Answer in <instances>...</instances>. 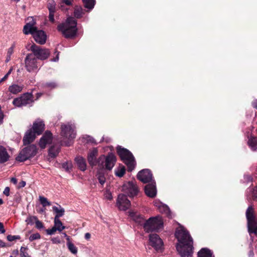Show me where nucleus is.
<instances>
[{"instance_id": "b1692460", "label": "nucleus", "mask_w": 257, "mask_h": 257, "mask_svg": "<svg viewBox=\"0 0 257 257\" xmlns=\"http://www.w3.org/2000/svg\"><path fill=\"white\" fill-rule=\"evenodd\" d=\"M75 161L77 164L78 168L82 171H84L86 169V163L85 159L80 156L75 158Z\"/></svg>"}, {"instance_id": "0e129e2a", "label": "nucleus", "mask_w": 257, "mask_h": 257, "mask_svg": "<svg viewBox=\"0 0 257 257\" xmlns=\"http://www.w3.org/2000/svg\"><path fill=\"white\" fill-rule=\"evenodd\" d=\"M253 194L255 198H257V186L255 187L253 191Z\"/></svg>"}, {"instance_id": "7c9ffc66", "label": "nucleus", "mask_w": 257, "mask_h": 257, "mask_svg": "<svg viewBox=\"0 0 257 257\" xmlns=\"http://www.w3.org/2000/svg\"><path fill=\"white\" fill-rule=\"evenodd\" d=\"M57 84L55 82H48L42 83V87L45 89H52L57 87Z\"/></svg>"}, {"instance_id": "69168bd1", "label": "nucleus", "mask_w": 257, "mask_h": 257, "mask_svg": "<svg viewBox=\"0 0 257 257\" xmlns=\"http://www.w3.org/2000/svg\"><path fill=\"white\" fill-rule=\"evenodd\" d=\"M11 181L14 184H16L17 183V179L16 178H12Z\"/></svg>"}, {"instance_id": "6e6d98bb", "label": "nucleus", "mask_w": 257, "mask_h": 257, "mask_svg": "<svg viewBox=\"0 0 257 257\" xmlns=\"http://www.w3.org/2000/svg\"><path fill=\"white\" fill-rule=\"evenodd\" d=\"M73 0H62V3L67 6H70L72 5Z\"/></svg>"}, {"instance_id": "2f4dec72", "label": "nucleus", "mask_w": 257, "mask_h": 257, "mask_svg": "<svg viewBox=\"0 0 257 257\" xmlns=\"http://www.w3.org/2000/svg\"><path fill=\"white\" fill-rule=\"evenodd\" d=\"M48 152L49 155L51 158H55L59 153V149L54 146H52L49 148Z\"/></svg>"}, {"instance_id": "c03bdc74", "label": "nucleus", "mask_w": 257, "mask_h": 257, "mask_svg": "<svg viewBox=\"0 0 257 257\" xmlns=\"http://www.w3.org/2000/svg\"><path fill=\"white\" fill-rule=\"evenodd\" d=\"M41 238V235L39 233L32 234L30 235L29 239L30 241H33L34 240L39 239Z\"/></svg>"}, {"instance_id": "e433bc0d", "label": "nucleus", "mask_w": 257, "mask_h": 257, "mask_svg": "<svg viewBox=\"0 0 257 257\" xmlns=\"http://www.w3.org/2000/svg\"><path fill=\"white\" fill-rule=\"evenodd\" d=\"M49 13H55L56 11V4L54 1H49L47 5Z\"/></svg>"}, {"instance_id": "c85d7f7f", "label": "nucleus", "mask_w": 257, "mask_h": 257, "mask_svg": "<svg viewBox=\"0 0 257 257\" xmlns=\"http://www.w3.org/2000/svg\"><path fill=\"white\" fill-rule=\"evenodd\" d=\"M212 255L211 250L206 248H202L198 252V257H212Z\"/></svg>"}, {"instance_id": "49530a36", "label": "nucleus", "mask_w": 257, "mask_h": 257, "mask_svg": "<svg viewBox=\"0 0 257 257\" xmlns=\"http://www.w3.org/2000/svg\"><path fill=\"white\" fill-rule=\"evenodd\" d=\"M35 227L38 229H43L44 226L43 222L38 219L35 222Z\"/></svg>"}, {"instance_id": "dca6fc26", "label": "nucleus", "mask_w": 257, "mask_h": 257, "mask_svg": "<svg viewBox=\"0 0 257 257\" xmlns=\"http://www.w3.org/2000/svg\"><path fill=\"white\" fill-rule=\"evenodd\" d=\"M31 128L37 134V136L41 135L45 128V124L44 121L40 119H37L33 122Z\"/></svg>"}, {"instance_id": "4468645a", "label": "nucleus", "mask_w": 257, "mask_h": 257, "mask_svg": "<svg viewBox=\"0 0 257 257\" xmlns=\"http://www.w3.org/2000/svg\"><path fill=\"white\" fill-rule=\"evenodd\" d=\"M117 204L120 210L125 211L131 206V201L124 194H119L117 199Z\"/></svg>"}, {"instance_id": "09e8293b", "label": "nucleus", "mask_w": 257, "mask_h": 257, "mask_svg": "<svg viewBox=\"0 0 257 257\" xmlns=\"http://www.w3.org/2000/svg\"><path fill=\"white\" fill-rule=\"evenodd\" d=\"M14 45H12L10 48L8 49V52H7V56L11 57L12 54L14 52Z\"/></svg>"}, {"instance_id": "1a4fd4ad", "label": "nucleus", "mask_w": 257, "mask_h": 257, "mask_svg": "<svg viewBox=\"0 0 257 257\" xmlns=\"http://www.w3.org/2000/svg\"><path fill=\"white\" fill-rule=\"evenodd\" d=\"M37 59L32 53L28 54L25 59V68L29 72L36 71L38 67Z\"/></svg>"}, {"instance_id": "f03ea898", "label": "nucleus", "mask_w": 257, "mask_h": 257, "mask_svg": "<svg viewBox=\"0 0 257 257\" xmlns=\"http://www.w3.org/2000/svg\"><path fill=\"white\" fill-rule=\"evenodd\" d=\"M77 24V21L74 18L69 17L65 23H61L57 26V30L65 38H73L75 37L78 31Z\"/></svg>"}, {"instance_id": "393cba45", "label": "nucleus", "mask_w": 257, "mask_h": 257, "mask_svg": "<svg viewBox=\"0 0 257 257\" xmlns=\"http://www.w3.org/2000/svg\"><path fill=\"white\" fill-rule=\"evenodd\" d=\"M37 30V28L33 26L32 24L30 23H27L25 25L23 28V33L28 35L29 34H31L33 35L34 32Z\"/></svg>"}, {"instance_id": "37998d69", "label": "nucleus", "mask_w": 257, "mask_h": 257, "mask_svg": "<svg viewBox=\"0 0 257 257\" xmlns=\"http://www.w3.org/2000/svg\"><path fill=\"white\" fill-rule=\"evenodd\" d=\"M62 167L66 171L69 172L72 169V165L71 163L65 162L62 164Z\"/></svg>"}, {"instance_id": "a878e982", "label": "nucleus", "mask_w": 257, "mask_h": 257, "mask_svg": "<svg viewBox=\"0 0 257 257\" xmlns=\"http://www.w3.org/2000/svg\"><path fill=\"white\" fill-rule=\"evenodd\" d=\"M85 14V10L80 6H76L74 7V16L76 19H80Z\"/></svg>"}, {"instance_id": "e2e57ef3", "label": "nucleus", "mask_w": 257, "mask_h": 257, "mask_svg": "<svg viewBox=\"0 0 257 257\" xmlns=\"http://www.w3.org/2000/svg\"><path fill=\"white\" fill-rule=\"evenodd\" d=\"M8 78V75H5L1 80H0V84L5 81Z\"/></svg>"}, {"instance_id": "5fc2aeb1", "label": "nucleus", "mask_w": 257, "mask_h": 257, "mask_svg": "<svg viewBox=\"0 0 257 257\" xmlns=\"http://www.w3.org/2000/svg\"><path fill=\"white\" fill-rule=\"evenodd\" d=\"M6 232V230L4 228V224L2 222H0V233H4Z\"/></svg>"}, {"instance_id": "7ed1b4c3", "label": "nucleus", "mask_w": 257, "mask_h": 257, "mask_svg": "<svg viewBox=\"0 0 257 257\" xmlns=\"http://www.w3.org/2000/svg\"><path fill=\"white\" fill-rule=\"evenodd\" d=\"M116 150L121 160L127 166L128 171H132L136 165L135 159L133 154L128 150L120 146H117Z\"/></svg>"}, {"instance_id": "774afa93", "label": "nucleus", "mask_w": 257, "mask_h": 257, "mask_svg": "<svg viewBox=\"0 0 257 257\" xmlns=\"http://www.w3.org/2000/svg\"><path fill=\"white\" fill-rule=\"evenodd\" d=\"M64 236L66 237V239H67V241L70 240V237L69 236H68L66 233H64Z\"/></svg>"}, {"instance_id": "a18cd8bd", "label": "nucleus", "mask_w": 257, "mask_h": 257, "mask_svg": "<svg viewBox=\"0 0 257 257\" xmlns=\"http://www.w3.org/2000/svg\"><path fill=\"white\" fill-rule=\"evenodd\" d=\"M7 238L8 241H13L14 240H15L16 239H20L21 236L20 235H8L7 236Z\"/></svg>"}, {"instance_id": "4be33fe9", "label": "nucleus", "mask_w": 257, "mask_h": 257, "mask_svg": "<svg viewBox=\"0 0 257 257\" xmlns=\"http://www.w3.org/2000/svg\"><path fill=\"white\" fill-rule=\"evenodd\" d=\"M246 216L247 220V226L256 222L253 208L251 206H249L246 211Z\"/></svg>"}, {"instance_id": "a211bd4d", "label": "nucleus", "mask_w": 257, "mask_h": 257, "mask_svg": "<svg viewBox=\"0 0 257 257\" xmlns=\"http://www.w3.org/2000/svg\"><path fill=\"white\" fill-rule=\"evenodd\" d=\"M145 192L146 195L150 197L154 198L156 196L157 189L155 185V182H151L148 184L145 187Z\"/></svg>"}, {"instance_id": "aec40b11", "label": "nucleus", "mask_w": 257, "mask_h": 257, "mask_svg": "<svg viewBox=\"0 0 257 257\" xmlns=\"http://www.w3.org/2000/svg\"><path fill=\"white\" fill-rule=\"evenodd\" d=\"M129 215L133 220L140 225L143 226L144 222L146 221L144 216L138 212L133 211H130Z\"/></svg>"}, {"instance_id": "a19ab883", "label": "nucleus", "mask_w": 257, "mask_h": 257, "mask_svg": "<svg viewBox=\"0 0 257 257\" xmlns=\"http://www.w3.org/2000/svg\"><path fill=\"white\" fill-rule=\"evenodd\" d=\"M38 219V218L36 216H29L27 219L26 220V222L27 224L33 225L36 220Z\"/></svg>"}, {"instance_id": "f3484780", "label": "nucleus", "mask_w": 257, "mask_h": 257, "mask_svg": "<svg viewBox=\"0 0 257 257\" xmlns=\"http://www.w3.org/2000/svg\"><path fill=\"white\" fill-rule=\"evenodd\" d=\"M37 134L31 128L28 130L24 135L23 139V144L25 146L30 144L36 139Z\"/></svg>"}, {"instance_id": "ea45409f", "label": "nucleus", "mask_w": 257, "mask_h": 257, "mask_svg": "<svg viewBox=\"0 0 257 257\" xmlns=\"http://www.w3.org/2000/svg\"><path fill=\"white\" fill-rule=\"evenodd\" d=\"M125 168L124 166H122L120 168H118L117 171H115V175L119 177H122L125 173Z\"/></svg>"}, {"instance_id": "8fccbe9b", "label": "nucleus", "mask_w": 257, "mask_h": 257, "mask_svg": "<svg viewBox=\"0 0 257 257\" xmlns=\"http://www.w3.org/2000/svg\"><path fill=\"white\" fill-rule=\"evenodd\" d=\"M54 14H55V13H49V20L52 23H54V22H55Z\"/></svg>"}, {"instance_id": "6e6552de", "label": "nucleus", "mask_w": 257, "mask_h": 257, "mask_svg": "<svg viewBox=\"0 0 257 257\" xmlns=\"http://www.w3.org/2000/svg\"><path fill=\"white\" fill-rule=\"evenodd\" d=\"M122 190L130 197H134L137 196L139 192L135 181L125 183L122 187Z\"/></svg>"}, {"instance_id": "f704fd0d", "label": "nucleus", "mask_w": 257, "mask_h": 257, "mask_svg": "<svg viewBox=\"0 0 257 257\" xmlns=\"http://www.w3.org/2000/svg\"><path fill=\"white\" fill-rule=\"evenodd\" d=\"M249 234L253 233L257 236V222L247 226Z\"/></svg>"}, {"instance_id": "f8f14e48", "label": "nucleus", "mask_w": 257, "mask_h": 257, "mask_svg": "<svg viewBox=\"0 0 257 257\" xmlns=\"http://www.w3.org/2000/svg\"><path fill=\"white\" fill-rule=\"evenodd\" d=\"M53 139L52 133L50 131L47 130L40 139L39 143L40 147L42 149H45L47 145H50L52 143Z\"/></svg>"}, {"instance_id": "58836bf2", "label": "nucleus", "mask_w": 257, "mask_h": 257, "mask_svg": "<svg viewBox=\"0 0 257 257\" xmlns=\"http://www.w3.org/2000/svg\"><path fill=\"white\" fill-rule=\"evenodd\" d=\"M96 176L99 181V182L101 184L103 185L105 182V177L103 173L99 171L97 172Z\"/></svg>"}, {"instance_id": "680f3d73", "label": "nucleus", "mask_w": 257, "mask_h": 257, "mask_svg": "<svg viewBox=\"0 0 257 257\" xmlns=\"http://www.w3.org/2000/svg\"><path fill=\"white\" fill-rule=\"evenodd\" d=\"M58 55H59V53H58L56 57L55 58H54L53 59H52L51 60V61H54V62H56V61H58V60H59V56H58Z\"/></svg>"}, {"instance_id": "9d476101", "label": "nucleus", "mask_w": 257, "mask_h": 257, "mask_svg": "<svg viewBox=\"0 0 257 257\" xmlns=\"http://www.w3.org/2000/svg\"><path fill=\"white\" fill-rule=\"evenodd\" d=\"M33 102V95L31 93H26L21 97L15 98L13 100V104L17 107H21L29 104Z\"/></svg>"}, {"instance_id": "052dcab7", "label": "nucleus", "mask_w": 257, "mask_h": 257, "mask_svg": "<svg viewBox=\"0 0 257 257\" xmlns=\"http://www.w3.org/2000/svg\"><path fill=\"white\" fill-rule=\"evenodd\" d=\"M90 237H91V234L87 232L85 234V238L86 239H87V240L89 239Z\"/></svg>"}, {"instance_id": "13d9d810", "label": "nucleus", "mask_w": 257, "mask_h": 257, "mask_svg": "<svg viewBox=\"0 0 257 257\" xmlns=\"http://www.w3.org/2000/svg\"><path fill=\"white\" fill-rule=\"evenodd\" d=\"M6 246V243L0 239V247H5Z\"/></svg>"}, {"instance_id": "bb28decb", "label": "nucleus", "mask_w": 257, "mask_h": 257, "mask_svg": "<svg viewBox=\"0 0 257 257\" xmlns=\"http://www.w3.org/2000/svg\"><path fill=\"white\" fill-rule=\"evenodd\" d=\"M52 209L56 213L54 219H59L60 217H62L64 214L65 210L61 206H60L59 208L55 206H53Z\"/></svg>"}, {"instance_id": "cd10ccee", "label": "nucleus", "mask_w": 257, "mask_h": 257, "mask_svg": "<svg viewBox=\"0 0 257 257\" xmlns=\"http://www.w3.org/2000/svg\"><path fill=\"white\" fill-rule=\"evenodd\" d=\"M248 145L252 151L257 150V138L251 136L247 142Z\"/></svg>"}, {"instance_id": "4d7b16f0", "label": "nucleus", "mask_w": 257, "mask_h": 257, "mask_svg": "<svg viewBox=\"0 0 257 257\" xmlns=\"http://www.w3.org/2000/svg\"><path fill=\"white\" fill-rule=\"evenodd\" d=\"M26 182L24 181H21L19 184V188L24 187L26 185Z\"/></svg>"}, {"instance_id": "338daca9", "label": "nucleus", "mask_w": 257, "mask_h": 257, "mask_svg": "<svg viewBox=\"0 0 257 257\" xmlns=\"http://www.w3.org/2000/svg\"><path fill=\"white\" fill-rule=\"evenodd\" d=\"M249 256H252L253 255V251L252 249H251L249 252Z\"/></svg>"}, {"instance_id": "bf43d9fd", "label": "nucleus", "mask_w": 257, "mask_h": 257, "mask_svg": "<svg viewBox=\"0 0 257 257\" xmlns=\"http://www.w3.org/2000/svg\"><path fill=\"white\" fill-rule=\"evenodd\" d=\"M252 105L254 108L257 109V99L252 102Z\"/></svg>"}, {"instance_id": "72a5a7b5", "label": "nucleus", "mask_w": 257, "mask_h": 257, "mask_svg": "<svg viewBox=\"0 0 257 257\" xmlns=\"http://www.w3.org/2000/svg\"><path fill=\"white\" fill-rule=\"evenodd\" d=\"M67 245L69 250L74 254L77 253V248L75 245L71 242L70 240L67 242Z\"/></svg>"}, {"instance_id": "473e14b6", "label": "nucleus", "mask_w": 257, "mask_h": 257, "mask_svg": "<svg viewBox=\"0 0 257 257\" xmlns=\"http://www.w3.org/2000/svg\"><path fill=\"white\" fill-rule=\"evenodd\" d=\"M54 226L56 227L58 231L59 232L62 231L65 228V226L63 225L62 221L59 219H54Z\"/></svg>"}, {"instance_id": "864d4df0", "label": "nucleus", "mask_w": 257, "mask_h": 257, "mask_svg": "<svg viewBox=\"0 0 257 257\" xmlns=\"http://www.w3.org/2000/svg\"><path fill=\"white\" fill-rule=\"evenodd\" d=\"M10 188L9 187H7L5 188L3 193L7 196H9L10 195Z\"/></svg>"}, {"instance_id": "39448f33", "label": "nucleus", "mask_w": 257, "mask_h": 257, "mask_svg": "<svg viewBox=\"0 0 257 257\" xmlns=\"http://www.w3.org/2000/svg\"><path fill=\"white\" fill-rule=\"evenodd\" d=\"M23 149L16 159L17 161L23 162L34 157L38 153V148L36 145L29 144Z\"/></svg>"}, {"instance_id": "20e7f679", "label": "nucleus", "mask_w": 257, "mask_h": 257, "mask_svg": "<svg viewBox=\"0 0 257 257\" xmlns=\"http://www.w3.org/2000/svg\"><path fill=\"white\" fill-rule=\"evenodd\" d=\"M163 227V221L159 216L152 217L146 220L143 225L144 230L148 233L158 232Z\"/></svg>"}, {"instance_id": "603ef678", "label": "nucleus", "mask_w": 257, "mask_h": 257, "mask_svg": "<svg viewBox=\"0 0 257 257\" xmlns=\"http://www.w3.org/2000/svg\"><path fill=\"white\" fill-rule=\"evenodd\" d=\"M4 117V114L2 110L1 106H0V124H2L3 122Z\"/></svg>"}, {"instance_id": "0eeeda50", "label": "nucleus", "mask_w": 257, "mask_h": 257, "mask_svg": "<svg viewBox=\"0 0 257 257\" xmlns=\"http://www.w3.org/2000/svg\"><path fill=\"white\" fill-rule=\"evenodd\" d=\"M116 161L115 156L112 153H109L106 157L101 155L98 159L99 164L101 162V165L105 169L111 170Z\"/></svg>"}, {"instance_id": "ddd939ff", "label": "nucleus", "mask_w": 257, "mask_h": 257, "mask_svg": "<svg viewBox=\"0 0 257 257\" xmlns=\"http://www.w3.org/2000/svg\"><path fill=\"white\" fill-rule=\"evenodd\" d=\"M137 178L144 183L152 182L153 174L149 169H144L137 174Z\"/></svg>"}, {"instance_id": "c9c22d12", "label": "nucleus", "mask_w": 257, "mask_h": 257, "mask_svg": "<svg viewBox=\"0 0 257 257\" xmlns=\"http://www.w3.org/2000/svg\"><path fill=\"white\" fill-rule=\"evenodd\" d=\"M85 8L91 10L95 5V0H82Z\"/></svg>"}, {"instance_id": "de8ad7c7", "label": "nucleus", "mask_w": 257, "mask_h": 257, "mask_svg": "<svg viewBox=\"0 0 257 257\" xmlns=\"http://www.w3.org/2000/svg\"><path fill=\"white\" fill-rule=\"evenodd\" d=\"M58 229H59L58 228ZM58 230L56 227H55L54 226L51 228V229H47L46 230V231L47 233L49 235H52L55 233V232Z\"/></svg>"}, {"instance_id": "423d86ee", "label": "nucleus", "mask_w": 257, "mask_h": 257, "mask_svg": "<svg viewBox=\"0 0 257 257\" xmlns=\"http://www.w3.org/2000/svg\"><path fill=\"white\" fill-rule=\"evenodd\" d=\"M30 50L32 52V54L37 59L40 60H45L48 59L50 55V52L48 49L43 48L35 44L31 45Z\"/></svg>"}, {"instance_id": "6ab92c4d", "label": "nucleus", "mask_w": 257, "mask_h": 257, "mask_svg": "<svg viewBox=\"0 0 257 257\" xmlns=\"http://www.w3.org/2000/svg\"><path fill=\"white\" fill-rule=\"evenodd\" d=\"M35 41L40 44H44L46 41V35L43 30H37L32 35Z\"/></svg>"}, {"instance_id": "9b49d317", "label": "nucleus", "mask_w": 257, "mask_h": 257, "mask_svg": "<svg viewBox=\"0 0 257 257\" xmlns=\"http://www.w3.org/2000/svg\"><path fill=\"white\" fill-rule=\"evenodd\" d=\"M61 135L70 141L75 138L76 134L71 125L63 124L61 126Z\"/></svg>"}, {"instance_id": "2eb2a0df", "label": "nucleus", "mask_w": 257, "mask_h": 257, "mask_svg": "<svg viewBox=\"0 0 257 257\" xmlns=\"http://www.w3.org/2000/svg\"><path fill=\"white\" fill-rule=\"evenodd\" d=\"M150 244L156 250H159L161 248L163 242L159 235L154 233L149 235Z\"/></svg>"}, {"instance_id": "412c9836", "label": "nucleus", "mask_w": 257, "mask_h": 257, "mask_svg": "<svg viewBox=\"0 0 257 257\" xmlns=\"http://www.w3.org/2000/svg\"><path fill=\"white\" fill-rule=\"evenodd\" d=\"M98 155V151L97 149L94 148L88 154L87 160L91 166H96L97 163L99 164L98 160H96V157Z\"/></svg>"}, {"instance_id": "5701e85b", "label": "nucleus", "mask_w": 257, "mask_h": 257, "mask_svg": "<svg viewBox=\"0 0 257 257\" xmlns=\"http://www.w3.org/2000/svg\"><path fill=\"white\" fill-rule=\"evenodd\" d=\"M10 156L7 149L3 146H0V163H4L7 162Z\"/></svg>"}, {"instance_id": "79ce46f5", "label": "nucleus", "mask_w": 257, "mask_h": 257, "mask_svg": "<svg viewBox=\"0 0 257 257\" xmlns=\"http://www.w3.org/2000/svg\"><path fill=\"white\" fill-rule=\"evenodd\" d=\"M28 248L27 247H23L22 246L20 249V255L21 257H31L28 253L27 252V250Z\"/></svg>"}, {"instance_id": "c756f323", "label": "nucleus", "mask_w": 257, "mask_h": 257, "mask_svg": "<svg viewBox=\"0 0 257 257\" xmlns=\"http://www.w3.org/2000/svg\"><path fill=\"white\" fill-rule=\"evenodd\" d=\"M23 87L18 84H13L9 86V91L16 94L22 91Z\"/></svg>"}, {"instance_id": "4c0bfd02", "label": "nucleus", "mask_w": 257, "mask_h": 257, "mask_svg": "<svg viewBox=\"0 0 257 257\" xmlns=\"http://www.w3.org/2000/svg\"><path fill=\"white\" fill-rule=\"evenodd\" d=\"M39 201L41 205L44 207L49 206L51 205V203L48 200L47 198L44 196H39Z\"/></svg>"}, {"instance_id": "f257e3e1", "label": "nucleus", "mask_w": 257, "mask_h": 257, "mask_svg": "<svg viewBox=\"0 0 257 257\" xmlns=\"http://www.w3.org/2000/svg\"><path fill=\"white\" fill-rule=\"evenodd\" d=\"M175 235L178 243L176 247L181 257H189L193 253V239L189 232L183 226L177 228Z\"/></svg>"}, {"instance_id": "3c124183", "label": "nucleus", "mask_w": 257, "mask_h": 257, "mask_svg": "<svg viewBox=\"0 0 257 257\" xmlns=\"http://www.w3.org/2000/svg\"><path fill=\"white\" fill-rule=\"evenodd\" d=\"M51 241L53 243L58 244L61 242L60 238L58 236L51 238Z\"/></svg>"}]
</instances>
